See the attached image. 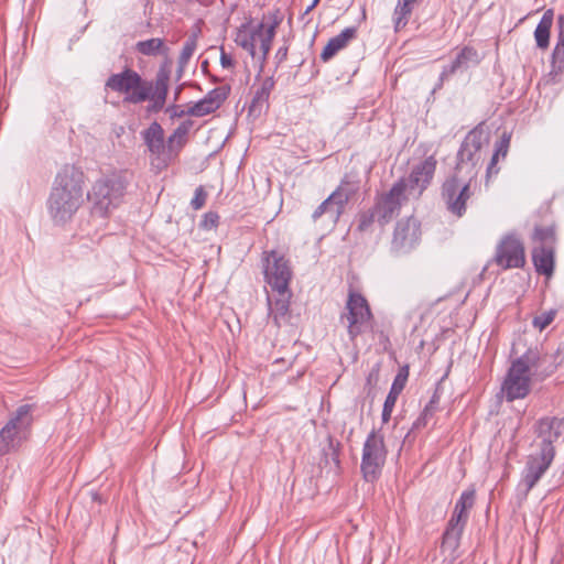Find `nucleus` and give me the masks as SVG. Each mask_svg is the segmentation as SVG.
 Segmentation results:
<instances>
[{"mask_svg": "<svg viewBox=\"0 0 564 564\" xmlns=\"http://www.w3.org/2000/svg\"><path fill=\"white\" fill-rule=\"evenodd\" d=\"M274 292L276 293V297L274 299V301L271 302L270 297L268 299V301L273 319L275 321V323H278L280 318L285 317L289 313L292 292L290 288L285 289L283 292Z\"/></svg>", "mask_w": 564, "mask_h": 564, "instance_id": "26", "label": "nucleus"}, {"mask_svg": "<svg viewBox=\"0 0 564 564\" xmlns=\"http://www.w3.org/2000/svg\"><path fill=\"white\" fill-rule=\"evenodd\" d=\"M317 4H314V0L312 1V3L305 9L304 11V14H307L308 12H311Z\"/></svg>", "mask_w": 564, "mask_h": 564, "instance_id": "49", "label": "nucleus"}, {"mask_svg": "<svg viewBox=\"0 0 564 564\" xmlns=\"http://www.w3.org/2000/svg\"><path fill=\"white\" fill-rule=\"evenodd\" d=\"M540 366V352L529 348L512 360L501 383V392L508 402L524 399L531 391L533 370Z\"/></svg>", "mask_w": 564, "mask_h": 564, "instance_id": "3", "label": "nucleus"}, {"mask_svg": "<svg viewBox=\"0 0 564 564\" xmlns=\"http://www.w3.org/2000/svg\"><path fill=\"white\" fill-rule=\"evenodd\" d=\"M170 69L161 66L154 80H147L132 68L126 67L122 72L112 74L105 83V89L123 96V102L139 105L150 101L149 112L161 111L169 94Z\"/></svg>", "mask_w": 564, "mask_h": 564, "instance_id": "1", "label": "nucleus"}, {"mask_svg": "<svg viewBox=\"0 0 564 564\" xmlns=\"http://www.w3.org/2000/svg\"><path fill=\"white\" fill-rule=\"evenodd\" d=\"M509 144H510V135L507 134V133H503L502 137L500 138V140L496 143V150H495V153L491 158V162L488 166V172L490 173L492 167L496 165V163L498 162V159L499 156H502L505 158L508 153V149H509Z\"/></svg>", "mask_w": 564, "mask_h": 564, "instance_id": "36", "label": "nucleus"}, {"mask_svg": "<svg viewBox=\"0 0 564 564\" xmlns=\"http://www.w3.org/2000/svg\"><path fill=\"white\" fill-rule=\"evenodd\" d=\"M357 29L354 26L344 29L339 34L332 37L321 53L323 62L329 61L340 50L345 48L347 44L356 37Z\"/></svg>", "mask_w": 564, "mask_h": 564, "instance_id": "22", "label": "nucleus"}, {"mask_svg": "<svg viewBox=\"0 0 564 564\" xmlns=\"http://www.w3.org/2000/svg\"><path fill=\"white\" fill-rule=\"evenodd\" d=\"M553 17H554L553 10L552 9L546 10L543 13L539 24L535 28L534 37H535L536 45L540 48H546L549 46L550 30L553 24Z\"/></svg>", "mask_w": 564, "mask_h": 564, "instance_id": "27", "label": "nucleus"}, {"mask_svg": "<svg viewBox=\"0 0 564 564\" xmlns=\"http://www.w3.org/2000/svg\"><path fill=\"white\" fill-rule=\"evenodd\" d=\"M554 455L550 451H536L529 454L521 470V477L517 486V491L523 499L536 486L540 479L547 471L554 460Z\"/></svg>", "mask_w": 564, "mask_h": 564, "instance_id": "10", "label": "nucleus"}, {"mask_svg": "<svg viewBox=\"0 0 564 564\" xmlns=\"http://www.w3.org/2000/svg\"><path fill=\"white\" fill-rule=\"evenodd\" d=\"M437 404H438V397L436 394H434L432 397V399L430 400V402L425 405L416 424H419L421 421L425 422L427 420V417L432 416L437 408Z\"/></svg>", "mask_w": 564, "mask_h": 564, "instance_id": "42", "label": "nucleus"}, {"mask_svg": "<svg viewBox=\"0 0 564 564\" xmlns=\"http://www.w3.org/2000/svg\"><path fill=\"white\" fill-rule=\"evenodd\" d=\"M33 404L20 405L0 430V455L17 451L29 437L33 423Z\"/></svg>", "mask_w": 564, "mask_h": 564, "instance_id": "5", "label": "nucleus"}, {"mask_svg": "<svg viewBox=\"0 0 564 564\" xmlns=\"http://www.w3.org/2000/svg\"><path fill=\"white\" fill-rule=\"evenodd\" d=\"M219 216L216 213L209 212L204 215L202 226L206 229L214 228L218 225Z\"/></svg>", "mask_w": 564, "mask_h": 564, "instance_id": "44", "label": "nucleus"}, {"mask_svg": "<svg viewBox=\"0 0 564 564\" xmlns=\"http://www.w3.org/2000/svg\"><path fill=\"white\" fill-rule=\"evenodd\" d=\"M406 378H408V373L402 375L400 372V373H398L395 376V378H394V380L392 382V386L390 388V391H389V393H388V395L386 398L384 403L391 404V405H395L397 400H398L400 393L404 389Z\"/></svg>", "mask_w": 564, "mask_h": 564, "instance_id": "35", "label": "nucleus"}, {"mask_svg": "<svg viewBox=\"0 0 564 564\" xmlns=\"http://www.w3.org/2000/svg\"><path fill=\"white\" fill-rule=\"evenodd\" d=\"M263 274L272 291H284L290 288L293 271L289 259L276 250L262 253Z\"/></svg>", "mask_w": 564, "mask_h": 564, "instance_id": "11", "label": "nucleus"}, {"mask_svg": "<svg viewBox=\"0 0 564 564\" xmlns=\"http://www.w3.org/2000/svg\"><path fill=\"white\" fill-rule=\"evenodd\" d=\"M552 70L555 73L564 68V46L555 45L551 56Z\"/></svg>", "mask_w": 564, "mask_h": 564, "instance_id": "40", "label": "nucleus"}, {"mask_svg": "<svg viewBox=\"0 0 564 564\" xmlns=\"http://www.w3.org/2000/svg\"><path fill=\"white\" fill-rule=\"evenodd\" d=\"M481 57L479 56L476 48L471 46H464L455 59L449 64L443 67L442 73L440 74V82L443 83L446 78L455 74L459 69H467L471 66H476L480 63ZM442 84H440L441 86Z\"/></svg>", "mask_w": 564, "mask_h": 564, "instance_id": "19", "label": "nucleus"}, {"mask_svg": "<svg viewBox=\"0 0 564 564\" xmlns=\"http://www.w3.org/2000/svg\"><path fill=\"white\" fill-rule=\"evenodd\" d=\"M378 372L371 371L367 378L368 382H371V380H375V377L377 378Z\"/></svg>", "mask_w": 564, "mask_h": 564, "instance_id": "51", "label": "nucleus"}, {"mask_svg": "<svg viewBox=\"0 0 564 564\" xmlns=\"http://www.w3.org/2000/svg\"><path fill=\"white\" fill-rule=\"evenodd\" d=\"M323 455L326 466L333 465L335 470L339 469L340 460L338 443H335L332 438H329L327 446L323 448Z\"/></svg>", "mask_w": 564, "mask_h": 564, "instance_id": "33", "label": "nucleus"}, {"mask_svg": "<svg viewBox=\"0 0 564 564\" xmlns=\"http://www.w3.org/2000/svg\"><path fill=\"white\" fill-rule=\"evenodd\" d=\"M93 498H94V499H97V498H98V495H97V494H94V495H93Z\"/></svg>", "mask_w": 564, "mask_h": 564, "instance_id": "53", "label": "nucleus"}, {"mask_svg": "<svg viewBox=\"0 0 564 564\" xmlns=\"http://www.w3.org/2000/svg\"><path fill=\"white\" fill-rule=\"evenodd\" d=\"M346 206L343 200L336 198L332 193L313 212L312 218L314 221L326 215L332 223L336 224L340 216L344 214Z\"/></svg>", "mask_w": 564, "mask_h": 564, "instance_id": "23", "label": "nucleus"}, {"mask_svg": "<svg viewBox=\"0 0 564 564\" xmlns=\"http://www.w3.org/2000/svg\"><path fill=\"white\" fill-rule=\"evenodd\" d=\"M85 174L73 164L64 165L55 176L47 199V210L54 224L70 220L84 203Z\"/></svg>", "mask_w": 564, "mask_h": 564, "instance_id": "2", "label": "nucleus"}, {"mask_svg": "<svg viewBox=\"0 0 564 564\" xmlns=\"http://www.w3.org/2000/svg\"><path fill=\"white\" fill-rule=\"evenodd\" d=\"M406 183L404 178L395 182L390 191L377 198L373 208L377 212V221L384 226L399 214L401 206L406 200Z\"/></svg>", "mask_w": 564, "mask_h": 564, "instance_id": "14", "label": "nucleus"}, {"mask_svg": "<svg viewBox=\"0 0 564 564\" xmlns=\"http://www.w3.org/2000/svg\"><path fill=\"white\" fill-rule=\"evenodd\" d=\"M470 181L453 174L443 183L442 199L446 209L457 218H462L466 214L467 202L471 196Z\"/></svg>", "mask_w": 564, "mask_h": 564, "instance_id": "12", "label": "nucleus"}, {"mask_svg": "<svg viewBox=\"0 0 564 564\" xmlns=\"http://www.w3.org/2000/svg\"><path fill=\"white\" fill-rule=\"evenodd\" d=\"M535 432L541 438L538 451H550L555 456L553 443L564 433V420L557 417H542L538 421Z\"/></svg>", "mask_w": 564, "mask_h": 564, "instance_id": "18", "label": "nucleus"}, {"mask_svg": "<svg viewBox=\"0 0 564 564\" xmlns=\"http://www.w3.org/2000/svg\"><path fill=\"white\" fill-rule=\"evenodd\" d=\"M555 45L564 46V30L563 29H561V31L558 32L557 42Z\"/></svg>", "mask_w": 564, "mask_h": 564, "instance_id": "48", "label": "nucleus"}, {"mask_svg": "<svg viewBox=\"0 0 564 564\" xmlns=\"http://www.w3.org/2000/svg\"><path fill=\"white\" fill-rule=\"evenodd\" d=\"M218 107L214 102H212L207 97H204L187 109V115L194 117H204L216 111Z\"/></svg>", "mask_w": 564, "mask_h": 564, "instance_id": "34", "label": "nucleus"}, {"mask_svg": "<svg viewBox=\"0 0 564 564\" xmlns=\"http://www.w3.org/2000/svg\"><path fill=\"white\" fill-rule=\"evenodd\" d=\"M436 164V159L431 155L412 167L409 177L404 178L406 192L410 195H414L416 198L422 195L434 176Z\"/></svg>", "mask_w": 564, "mask_h": 564, "instance_id": "17", "label": "nucleus"}, {"mask_svg": "<svg viewBox=\"0 0 564 564\" xmlns=\"http://www.w3.org/2000/svg\"><path fill=\"white\" fill-rule=\"evenodd\" d=\"M141 135L149 152L153 156L151 159V165L158 171L167 167L169 160L165 155L164 130L162 126L153 121L141 132Z\"/></svg>", "mask_w": 564, "mask_h": 564, "instance_id": "16", "label": "nucleus"}, {"mask_svg": "<svg viewBox=\"0 0 564 564\" xmlns=\"http://www.w3.org/2000/svg\"><path fill=\"white\" fill-rule=\"evenodd\" d=\"M135 50L145 56L155 55H167L169 47L164 44V41L159 37H152L144 41H139L135 44Z\"/></svg>", "mask_w": 564, "mask_h": 564, "instance_id": "30", "label": "nucleus"}, {"mask_svg": "<svg viewBox=\"0 0 564 564\" xmlns=\"http://www.w3.org/2000/svg\"><path fill=\"white\" fill-rule=\"evenodd\" d=\"M532 260L536 272L546 276L552 275L554 270V252L551 247L541 246L532 252Z\"/></svg>", "mask_w": 564, "mask_h": 564, "instance_id": "25", "label": "nucleus"}, {"mask_svg": "<svg viewBox=\"0 0 564 564\" xmlns=\"http://www.w3.org/2000/svg\"><path fill=\"white\" fill-rule=\"evenodd\" d=\"M127 185L128 181L120 173L98 178L87 193L93 214L105 217L116 209L122 203Z\"/></svg>", "mask_w": 564, "mask_h": 564, "instance_id": "4", "label": "nucleus"}, {"mask_svg": "<svg viewBox=\"0 0 564 564\" xmlns=\"http://www.w3.org/2000/svg\"><path fill=\"white\" fill-rule=\"evenodd\" d=\"M206 198V192L202 186H199L195 189V195L191 200V206L193 207V209L198 210L205 205Z\"/></svg>", "mask_w": 564, "mask_h": 564, "instance_id": "43", "label": "nucleus"}, {"mask_svg": "<svg viewBox=\"0 0 564 564\" xmlns=\"http://www.w3.org/2000/svg\"><path fill=\"white\" fill-rule=\"evenodd\" d=\"M532 239L542 243L554 240V229L552 227L536 226Z\"/></svg>", "mask_w": 564, "mask_h": 564, "instance_id": "39", "label": "nucleus"}, {"mask_svg": "<svg viewBox=\"0 0 564 564\" xmlns=\"http://www.w3.org/2000/svg\"><path fill=\"white\" fill-rule=\"evenodd\" d=\"M193 122L191 120L183 121L173 131L167 139V148L170 151L180 150L186 142V135L188 134Z\"/></svg>", "mask_w": 564, "mask_h": 564, "instance_id": "31", "label": "nucleus"}, {"mask_svg": "<svg viewBox=\"0 0 564 564\" xmlns=\"http://www.w3.org/2000/svg\"><path fill=\"white\" fill-rule=\"evenodd\" d=\"M205 97H207L212 102H214L218 108H220V106L227 98V90L224 87H217L208 91Z\"/></svg>", "mask_w": 564, "mask_h": 564, "instance_id": "41", "label": "nucleus"}, {"mask_svg": "<svg viewBox=\"0 0 564 564\" xmlns=\"http://www.w3.org/2000/svg\"><path fill=\"white\" fill-rule=\"evenodd\" d=\"M220 65L224 68H230L234 66V61H232L231 56L224 51H221V53H220Z\"/></svg>", "mask_w": 564, "mask_h": 564, "instance_id": "47", "label": "nucleus"}, {"mask_svg": "<svg viewBox=\"0 0 564 564\" xmlns=\"http://www.w3.org/2000/svg\"><path fill=\"white\" fill-rule=\"evenodd\" d=\"M286 57H288V47L286 46L279 47L275 53V56H274L275 66L279 67L286 59Z\"/></svg>", "mask_w": 564, "mask_h": 564, "instance_id": "45", "label": "nucleus"}, {"mask_svg": "<svg viewBox=\"0 0 564 564\" xmlns=\"http://www.w3.org/2000/svg\"><path fill=\"white\" fill-rule=\"evenodd\" d=\"M357 182L350 181L347 177L343 178L337 188L333 192L337 199L343 200V204L346 206L348 202L356 195L358 192Z\"/></svg>", "mask_w": 564, "mask_h": 564, "instance_id": "32", "label": "nucleus"}, {"mask_svg": "<svg viewBox=\"0 0 564 564\" xmlns=\"http://www.w3.org/2000/svg\"><path fill=\"white\" fill-rule=\"evenodd\" d=\"M339 321L345 324L350 341L372 329L373 315L366 297L350 290Z\"/></svg>", "mask_w": 564, "mask_h": 564, "instance_id": "6", "label": "nucleus"}, {"mask_svg": "<svg viewBox=\"0 0 564 564\" xmlns=\"http://www.w3.org/2000/svg\"><path fill=\"white\" fill-rule=\"evenodd\" d=\"M278 24L279 22L276 20L270 23L262 21L257 25L249 23L242 24L237 31L235 42L238 46L247 51L251 57H256V48L259 44L261 65H263L270 52Z\"/></svg>", "mask_w": 564, "mask_h": 564, "instance_id": "7", "label": "nucleus"}, {"mask_svg": "<svg viewBox=\"0 0 564 564\" xmlns=\"http://www.w3.org/2000/svg\"><path fill=\"white\" fill-rule=\"evenodd\" d=\"M275 86L273 76L265 77L256 87L249 105V115L259 117L269 108V98Z\"/></svg>", "mask_w": 564, "mask_h": 564, "instance_id": "20", "label": "nucleus"}, {"mask_svg": "<svg viewBox=\"0 0 564 564\" xmlns=\"http://www.w3.org/2000/svg\"><path fill=\"white\" fill-rule=\"evenodd\" d=\"M556 311L554 310L543 312L533 318L532 325L539 330H543L554 321Z\"/></svg>", "mask_w": 564, "mask_h": 564, "instance_id": "38", "label": "nucleus"}, {"mask_svg": "<svg viewBox=\"0 0 564 564\" xmlns=\"http://www.w3.org/2000/svg\"><path fill=\"white\" fill-rule=\"evenodd\" d=\"M393 409H394V405L383 403V409H382V413H381V419H382L383 423L389 422Z\"/></svg>", "mask_w": 564, "mask_h": 564, "instance_id": "46", "label": "nucleus"}, {"mask_svg": "<svg viewBox=\"0 0 564 564\" xmlns=\"http://www.w3.org/2000/svg\"><path fill=\"white\" fill-rule=\"evenodd\" d=\"M375 221H377V212L372 207L371 209L359 214L357 228L359 231H366L372 226Z\"/></svg>", "mask_w": 564, "mask_h": 564, "instance_id": "37", "label": "nucleus"}, {"mask_svg": "<svg viewBox=\"0 0 564 564\" xmlns=\"http://www.w3.org/2000/svg\"><path fill=\"white\" fill-rule=\"evenodd\" d=\"M475 490H465L456 501L454 511L448 520V524L465 528L469 518V511L475 505Z\"/></svg>", "mask_w": 564, "mask_h": 564, "instance_id": "21", "label": "nucleus"}, {"mask_svg": "<svg viewBox=\"0 0 564 564\" xmlns=\"http://www.w3.org/2000/svg\"><path fill=\"white\" fill-rule=\"evenodd\" d=\"M181 89H182V87L180 86V87H177V89L175 90L174 100H177L178 95H180V93H181Z\"/></svg>", "mask_w": 564, "mask_h": 564, "instance_id": "52", "label": "nucleus"}, {"mask_svg": "<svg viewBox=\"0 0 564 564\" xmlns=\"http://www.w3.org/2000/svg\"><path fill=\"white\" fill-rule=\"evenodd\" d=\"M421 240V224L415 217H408L397 223L391 240V251L405 254L412 251Z\"/></svg>", "mask_w": 564, "mask_h": 564, "instance_id": "15", "label": "nucleus"}, {"mask_svg": "<svg viewBox=\"0 0 564 564\" xmlns=\"http://www.w3.org/2000/svg\"><path fill=\"white\" fill-rule=\"evenodd\" d=\"M464 529L465 528L447 523L446 529L443 533V540L441 544L442 553L451 557V560L453 561L458 557L457 550L460 545V539Z\"/></svg>", "mask_w": 564, "mask_h": 564, "instance_id": "24", "label": "nucleus"}, {"mask_svg": "<svg viewBox=\"0 0 564 564\" xmlns=\"http://www.w3.org/2000/svg\"><path fill=\"white\" fill-rule=\"evenodd\" d=\"M485 141L482 130L474 129L467 133L457 152L455 175L474 178L481 160V147Z\"/></svg>", "mask_w": 564, "mask_h": 564, "instance_id": "9", "label": "nucleus"}, {"mask_svg": "<svg viewBox=\"0 0 564 564\" xmlns=\"http://www.w3.org/2000/svg\"><path fill=\"white\" fill-rule=\"evenodd\" d=\"M387 454L388 451L384 445L383 435L372 430L364 443L360 464L362 478L367 482H373L379 479L387 459Z\"/></svg>", "mask_w": 564, "mask_h": 564, "instance_id": "8", "label": "nucleus"}, {"mask_svg": "<svg viewBox=\"0 0 564 564\" xmlns=\"http://www.w3.org/2000/svg\"><path fill=\"white\" fill-rule=\"evenodd\" d=\"M378 372L371 371L367 378L368 382H371V380H375V377L377 378Z\"/></svg>", "mask_w": 564, "mask_h": 564, "instance_id": "50", "label": "nucleus"}, {"mask_svg": "<svg viewBox=\"0 0 564 564\" xmlns=\"http://www.w3.org/2000/svg\"><path fill=\"white\" fill-rule=\"evenodd\" d=\"M321 0H314V4H318Z\"/></svg>", "mask_w": 564, "mask_h": 564, "instance_id": "54", "label": "nucleus"}, {"mask_svg": "<svg viewBox=\"0 0 564 564\" xmlns=\"http://www.w3.org/2000/svg\"><path fill=\"white\" fill-rule=\"evenodd\" d=\"M200 30L197 29L194 31L185 41L183 48L180 53L177 64H178V77L182 76L185 67L187 66L189 59L192 58L193 54L195 53L197 48V42L199 36Z\"/></svg>", "mask_w": 564, "mask_h": 564, "instance_id": "29", "label": "nucleus"}, {"mask_svg": "<svg viewBox=\"0 0 564 564\" xmlns=\"http://www.w3.org/2000/svg\"><path fill=\"white\" fill-rule=\"evenodd\" d=\"M492 262L501 270L522 269L525 265V248L516 232L502 236L495 251Z\"/></svg>", "mask_w": 564, "mask_h": 564, "instance_id": "13", "label": "nucleus"}, {"mask_svg": "<svg viewBox=\"0 0 564 564\" xmlns=\"http://www.w3.org/2000/svg\"><path fill=\"white\" fill-rule=\"evenodd\" d=\"M417 0H398L393 11L394 30L398 32L403 29L412 14L414 4Z\"/></svg>", "mask_w": 564, "mask_h": 564, "instance_id": "28", "label": "nucleus"}]
</instances>
